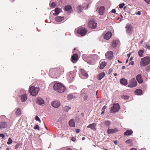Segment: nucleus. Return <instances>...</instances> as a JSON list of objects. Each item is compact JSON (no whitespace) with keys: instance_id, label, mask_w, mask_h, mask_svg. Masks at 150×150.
Returning a JSON list of instances; mask_svg holds the SVG:
<instances>
[{"instance_id":"obj_47","label":"nucleus","mask_w":150,"mask_h":150,"mask_svg":"<svg viewBox=\"0 0 150 150\" xmlns=\"http://www.w3.org/2000/svg\"><path fill=\"white\" fill-rule=\"evenodd\" d=\"M88 98V96L86 94H85V95L83 97V98L84 100H87Z\"/></svg>"},{"instance_id":"obj_19","label":"nucleus","mask_w":150,"mask_h":150,"mask_svg":"<svg viewBox=\"0 0 150 150\" xmlns=\"http://www.w3.org/2000/svg\"><path fill=\"white\" fill-rule=\"evenodd\" d=\"M96 125L95 123H93L89 125L88 126H87V127L90 128L93 131H95L96 130L95 127Z\"/></svg>"},{"instance_id":"obj_11","label":"nucleus","mask_w":150,"mask_h":150,"mask_svg":"<svg viewBox=\"0 0 150 150\" xmlns=\"http://www.w3.org/2000/svg\"><path fill=\"white\" fill-rule=\"evenodd\" d=\"M51 105L54 108H58L60 106V103L59 101L55 100L52 102Z\"/></svg>"},{"instance_id":"obj_37","label":"nucleus","mask_w":150,"mask_h":150,"mask_svg":"<svg viewBox=\"0 0 150 150\" xmlns=\"http://www.w3.org/2000/svg\"><path fill=\"white\" fill-rule=\"evenodd\" d=\"M144 52V51L142 50H141L138 52V54L139 56L142 57L143 56V54Z\"/></svg>"},{"instance_id":"obj_23","label":"nucleus","mask_w":150,"mask_h":150,"mask_svg":"<svg viewBox=\"0 0 150 150\" xmlns=\"http://www.w3.org/2000/svg\"><path fill=\"white\" fill-rule=\"evenodd\" d=\"M55 19L57 22H60L64 19V16H58L55 18Z\"/></svg>"},{"instance_id":"obj_32","label":"nucleus","mask_w":150,"mask_h":150,"mask_svg":"<svg viewBox=\"0 0 150 150\" xmlns=\"http://www.w3.org/2000/svg\"><path fill=\"white\" fill-rule=\"evenodd\" d=\"M106 65V63H105V62H102L100 64L99 68L100 69H103L105 66Z\"/></svg>"},{"instance_id":"obj_42","label":"nucleus","mask_w":150,"mask_h":150,"mask_svg":"<svg viewBox=\"0 0 150 150\" xmlns=\"http://www.w3.org/2000/svg\"><path fill=\"white\" fill-rule=\"evenodd\" d=\"M35 119L36 121H38L40 122H41V120L38 116H36L35 117Z\"/></svg>"},{"instance_id":"obj_46","label":"nucleus","mask_w":150,"mask_h":150,"mask_svg":"<svg viewBox=\"0 0 150 150\" xmlns=\"http://www.w3.org/2000/svg\"><path fill=\"white\" fill-rule=\"evenodd\" d=\"M132 141V140L131 139H128L127 140H126L125 142V143H130Z\"/></svg>"},{"instance_id":"obj_15","label":"nucleus","mask_w":150,"mask_h":150,"mask_svg":"<svg viewBox=\"0 0 150 150\" xmlns=\"http://www.w3.org/2000/svg\"><path fill=\"white\" fill-rule=\"evenodd\" d=\"M112 36V33L108 31L104 35V37L105 39L108 40H109Z\"/></svg>"},{"instance_id":"obj_50","label":"nucleus","mask_w":150,"mask_h":150,"mask_svg":"<svg viewBox=\"0 0 150 150\" xmlns=\"http://www.w3.org/2000/svg\"><path fill=\"white\" fill-rule=\"evenodd\" d=\"M0 137H1L2 138H4L5 137V135L4 134L1 133L0 134Z\"/></svg>"},{"instance_id":"obj_49","label":"nucleus","mask_w":150,"mask_h":150,"mask_svg":"<svg viewBox=\"0 0 150 150\" xmlns=\"http://www.w3.org/2000/svg\"><path fill=\"white\" fill-rule=\"evenodd\" d=\"M106 108V106L105 105L104 106L102 109V111H105V109Z\"/></svg>"},{"instance_id":"obj_21","label":"nucleus","mask_w":150,"mask_h":150,"mask_svg":"<svg viewBox=\"0 0 150 150\" xmlns=\"http://www.w3.org/2000/svg\"><path fill=\"white\" fill-rule=\"evenodd\" d=\"M105 74L104 72H103L100 73L97 77V79L99 80H100L103 78L105 76Z\"/></svg>"},{"instance_id":"obj_56","label":"nucleus","mask_w":150,"mask_h":150,"mask_svg":"<svg viewBox=\"0 0 150 150\" xmlns=\"http://www.w3.org/2000/svg\"><path fill=\"white\" fill-rule=\"evenodd\" d=\"M146 46V47L147 49H150V46L147 45V44H146V45H145V46Z\"/></svg>"},{"instance_id":"obj_25","label":"nucleus","mask_w":150,"mask_h":150,"mask_svg":"<svg viewBox=\"0 0 150 150\" xmlns=\"http://www.w3.org/2000/svg\"><path fill=\"white\" fill-rule=\"evenodd\" d=\"M133 132L132 130H127L124 132V135L128 136L132 134Z\"/></svg>"},{"instance_id":"obj_5","label":"nucleus","mask_w":150,"mask_h":150,"mask_svg":"<svg viewBox=\"0 0 150 150\" xmlns=\"http://www.w3.org/2000/svg\"><path fill=\"white\" fill-rule=\"evenodd\" d=\"M120 109V107L118 103H115L113 106L111 107L110 112L112 113H115L118 112Z\"/></svg>"},{"instance_id":"obj_53","label":"nucleus","mask_w":150,"mask_h":150,"mask_svg":"<svg viewBox=\"0 0 150 150\" xmlns=\"http://www.w3.org/2000/svg\"><path fill=\"white\" fill-rule=\"evenodd\" d=\"M141 14V12L140 11H138V12L136 13V14L138 15H140Z\"/></svg>"},{"instance_id":"obj_9","label":"nucleus","mask_w":150,"mask_h":150,"mask_svg":"<svg viewBox=\"0 0 150 150\" xmlns=\"http://www.w3.org/2000/svg\"><path fill=\"white\" fill-rule=\"evenodd\" d=\"M137 84V83L135 79L134 78L131 80L128 86L129 87L132 88L136 86Z\"/></svg>"},{"instance_id":"obj_64","label":"nucleus","mask_w":150,"mask_h":150,"mask_svg":"<svg viewBox=\"0 0 150 150\" xmlns=\"http://www.w3.org/2000/svg\"><path fill=\"white\" fill-rule=\"evenodd\" d=\"M67 150H72V149L70 148H68Z\"/></svg>"},{"instance_id":"obj_62","label":"nucleus","mask_w":150,"mask_h":150,"mask_svg":"<svg viewBox=\"0 0 150 150\" xmlns=\"http://www.w3.org/2000/svg\"><path fill=\"white\" fill-rule=\"evenodd\" d=\"M131 54V53L130 52H129V54H127V56L128 57H130Z\"/></svg>"},{"instance_id":"obj_51","label":"nucleus","mask_w":150,"mask_h":150,"mask_svg":"<svg viewBox=\"0 0 150 150\" xmlns=\"http://www.w3.org/2000/svg\"><path fill=\"white\" fill-rule=\"evenodd\" d=\"M146 3L148 4H149L150 0H144Z\"/></svg>"},{"instance_id":"obj_54","label":"nucleus","mask_w":150,"mask_h":150,"mask_svg":"<svg viewBox=\"0 0 150 150\" xmlns=\"http://www.w3.org/2000/svg\"><path fill=\"white\" fill-rule=\"evenodd\" d=\"M111 12L112 13H115L116 12V10L114 9H112L111 11Z\"/></svg>"},{"instance_id":"obj_55","label":"nucleus","mask_w":150,"mask_h":150,"mask_svg":"<svg viewBox=\"0 0 150 150\" xmlns=\"http://www.w3.org/2000/svg\"><path fill=\"white\" fill-rule=\"evenodd\" d=\"M150 69V67L149 66H148L146 68V70L147 71H149Z\"/></svg>"},{"instance_id":"obj_63","label":"nucleus","mask_w":150,"mask_h":150,"mask_svg":"<svg viewBox=\"0 0 150 150\" xmlns=\"http://www.w3.org/2000/svg\"><path fill=\"white\" fill-rule=\"evenodd\" d=\"M122 69H125V66H122Z\"/></svg>"},{"instance_id":"obj_17","label":"nucleus","mask_w":150,"mask_h":150,"mask_svg":"<svg viewBox=\"0 0 150 150\" xmlns=\"http://www.w3.org/2000/svg\"><path fill=\"white\" fill-rule=\"evenodd\" d=\"M36 103L39 105H42L44 103V101L42 98L40 97H38L37 98Z\"/></svg>"},{"instance_id":"obj_31","label":"nucleus","mask_w":150,"mask_h":150,"mask_svg":"<svg viewBox=\"0 0 150 150\" xmlns=\"http://www.w3.org/2000/svg\"><path fill=\"white\" fill-rule=\"evenodd\" d=\"M15 113L17 116H19L21 113V109L20 108H17L15 112Z\"/></svg>"},{"instance_id":"obj_27","label":"nucleus","mask_w":150,"mask_h":150,"mask_svg":"<svg viewBox=\"0 0 150 150\" xmlns=\"http://www.w3.org/2000/svg\"><path fill=\"white\" fill-rule=\"evenodd\" d=\"M61 9L59 8H56L55 9V13H54V15H58L60 12Z\"/></svg>"},{"instance_id":"obj_14","label":"nucleus","mask_w":150,"mask_h":150,"mask_svg":"<svg viewBox=\"0 0 150 150\" xmlns=\"http://www.w3.org/2000/svg\"><path fill=\"white\" fill-rule=\"evenodd\" d=\"M78 60V55L76 54H74L71 57V61L73 63H76Z\"/></svg>"},{"instance_id":"obj_8","label":"nucleus","mask_w":150,"mask_h":150,"mask_svg":"<svg viewBox=\"0 0 150 150\" xmlns=\"http://www.w3.org/2000/svg\"><path fill=\"white\" fill-rule=\"evenodd\" d=\"M97 27V24L93 20L90 21L88 23V27L92 29L96 28Z\"/></svg>"},{"instance_id":"obj_29","label":"nucleus","mask_w":150,"mask_h":150,"mask_svg":"<svg viewBox=\"0 0 150 150\" xmlns=\"http://www.w3.org/2000/svg\"><path fill=\"white\" fill-rule=\"evenodd\" d=\"M81 72L83 76H84L86 77L88 76V74L85 71L84 69H81Z\"/></svg>"},{"instance_id":"obj_41","label":"nucleus","mask_w":150,"mask_h":150,"mask_svg":"<svg viewBox=\"0 0 150 150\" xmlns=\"http://www.w3.org/2000/svg\"><path fill=\"white\" fill-rule=\"evenodd\" d=\"M64 110L66 112H68V111L70 110L71 109V108L68 106H66L64 108Z\"/></svg>"},{"instance_id":"obj_24","label":"nucleus","mask_w":150,"mask_h":150,"mask_svg":"<svg viewBox=\"0 0 150 150\" xmlns=\"http://www.w3.org/2000/svg\"><path fill=\"white\" fill-rule=\"evenodd\" d=\"M69 125L71 127H75V123L74 122V119H71L70 120L69 122Z\"/></svg>"},{"instance_id":"obj_48","label":"nucleus","mask_w":150,"mask_h":150,"mask_svg":"<svg viewBox=\"0 0 150 150\" xmlns=\"http://www.w3.org/2000/svg\"><path fill=\"white\" fill-rule=\"evenodd\" d=\"M19 146L20 144H16L15 146V149H17L19 147Z\"/></svg>"},{"instance_id":"obj_16","label":"nucleus","mask_w":150,"mask_h":150,"mask_svg":"<svg viewBox=\"0 0 150 150\" xmlns=\"http://www.w3.org/2000/svg\"><path fill=\"white\" fill-rule=\"evenodd\" d=\"M136 79L138 83H142L143 82V80L142 78V75L139 74L137 75L136 77Z\"/></svg>"},{"instance_id":"obj_60","label":"nucleus","mask_w":150,"mask_h":150,"mask_svg":"<svg viewBox=\"0 0 150 150\" xmlns=\"http://www.w3.org/2000/svg\"><path fill=\"white\" fill-rule=\"evenodd\" d=\"M129 150H137L136 149L134 148H132L131 149Z\"/></svg>"},{"instance_id":"obj_43","label":"nucleus","mask_w":150,"mask_h":150,"mask_svg":"<svg viewBox=\"0 0 150 150\" xmlns=\"http://www.w3.org/2000/svg\"><path fill=\"white\" fill-rule=\"evenodd\" d=\"M56 6V4L54 2H53L50 5V6L51 7H54Z\"/></svg>"},{"instance_id":"obj_34","label":"nucleus","mask_w":150,"mask_h":150,"mask_svg":"<svg viewBox=\"0 0 150 150\" xmlns=\"http://www.w3.org/2000/svg\"><path fill=\"white\" fill-rule=\"evenodd\" d=\"M83 7L81 5H79L77 7V10L79 12H81L83 10Z\"/></svg>"},{"instance_id":"obj_36","label":"nucleus","mask_w":150,"mask_h":150,"mask_svg":"<svg viewBox=\"0 0 150 150\" xmlns=\"http://www.w3.org/2000/svg\"><path fill=\"white\" fill-rule=\"evenodd\" d=\"M117 42L115 40H113L112 42V46L113 48H115L117 45Z\"/></svg>"},{"instance_id":"obj_38","label":"nucleus","mask_w":150,"mask_h":150,"mask_svg":"<svg viewBox=\"0 0 150 150\" xmlns=\"http://www.w3.org/2000/svg\"><path fill=\"white\" fill-rule=\"evenodd\" d=\"M74 97L71 94L67 96V99L69 100H71Z\"/></svg>"},{"instance_id":"obj_61","label":"nucleus","mask_w":150,"mask_h":150,"mask_svg":"<svg viewBox=\"0 0 150 150\" xmlns=\"http://www.w3.org/2000/svg\"><path fill=\"white\" fill-rule=\"evenodd\" d=\"M134 64V62L133 61H132L131 62L130 64L131 65H133Z\"/></svg>"},{"instance_id":"obj_57","label":"nucleus","mask_w":150,"mask_h":150,"mask_svg":"<svg viewBox=\"0 0 150 150\" xmlns=\"http://www.w3.org/2000/svg\"><path fill=\"white\" fill-rule=\"evenodd\" d=\"M76 138L74 137H73L72 138H71V140L73 141H75V140H76Z\"/></svg>"},{"instance_id":"obj_30","label":"nucleus","mask_w":150,"mask_h":150,"mask_svg":"<svg viewBox=\"0 0 150 150\" xmlns=\"http://www.w3.org/2000/svg\"><path fill=\"white\" fill-rule=\"evenodd\" d=\"M72 9V8L70 5L66 6L64 7V10L66 11H69Z\"/></svg>"},{"instance_id":"obj_26","label":"nucleus","mask_w":150,"mask_h":150,"mask_svg":"<svg viewBox=\"0 0 150 150\" xmlns=\"http://www.w3.org/2000/svg\"><path fill=\"white\" fill-rule=\"evenodd\" d=\"M135 92L136 94L138 95H141L142 93V91L140 89H136Z\"/></svg>"},{"instance_id":"obj_33","label":"nucleus","mask_w":150,"mask_h":150,"mask_svg":"<svg viewBox=\"0 0 150 150\" xmlns=\"http://www.w3.org/2000/svg\"><path fill=\"white\" fill-rule=\"evenodd\" d=\"M82 58L84 60H85L87 62V61L88 59L89 58V57H88V56H87L86 54H84L82 55Z\"/></svg>"},{"instance_id":"obj_6","label":"nucleus","mask_w":150,"mask_h":150,"mask_svg":"<svg viewBox=\"0 0 150 150\" xmlns=\"http://www.w3.org/2000/svg\"><path fill=\"white\" fill-rule=\"evenodd\" d=\"M77 33L81 36H83L87 32V30L86 28L83 27H79L77 30Z\"/></svg>"},{"instance_id":"obj_39","label":"nucleus","mask_w":150,"mask_h":150,"mask_svg":"<svg viewBox=\"0 0 150 150\" xmlns=\"http://www.w3.org/2000/svg\"><path fill=\"white\" fill-rule=\"evenodd\" d=\"M122 98L124 99L128 100L129 99V97L126 95H123L122 96Z\"/></svg>"},{"instance_id":"obj_44","label":"nucleus","mask_w":150,"mask_h":150,"mask_svg":"<svg viewBox=\"0 0 150 150\" xmlns=\"http://www.w3.org/2000/svg\"><path fill=\"white\" fill-rule=\"evenodd\" d=\"M125 4L123 3L120 4L119 5V8H122L125 6Z\"/></svg>"},{"instance_id":"obj_59","label":"nucleus","mask_w":150,"mask_h":150,"mask_svg":"<svg viewBox=\"0 0 150 150\" xmlns=\"http://www.w3.org/2000/svg\"><path fill=\"white\" fill-rule=\"evenodd\" d=\"M113 142L115 144H116L117 142L116 140H115Z\"/></svg>"},{"instance_id":"obj_22","label":"nucleus","mask_w":150,"mask_h":150,"mask_svg":"<svg viewBox=\"0 0 150 150\" xmlns=\"http://www.w3.org/2000/svg\"><path fill=\"white\" fill-rule=\"evenodd\" d=\"M120 83L123 85H126L127 84V81L125 79L123 78L120 79Z\"/></svg>"},{"instance_id":"obj_28","label":"nucleus","mask_w":150,"mask_h":150,"mask_svg":"<svg viewBox=\"0 0 150 150\" xmlns=\"http://www.w3.org/2000/svg\"><path fill=\"white\" fill-rule=\"evenodd\" d=\"M105 9L104 6H101L98 10V12L100 14L102 15L103 14V11Z\"/></svg>"},{"instance_id":"obj_18","label":"nucleus","mask_w":150,"mask_h":150,"mask_svg":"<svg viewBox=\"0 0 150 150\" xmlns=\"http://www.w3.org/2000/svg\"><path fill=\"white\" fill-rule=\"evenodd\" d=\"M7 125V123L3 121L0 122V129L6 128Z\"/></svg>"},{"instance_id":"obj_52","label":"nucleus","mask_w":150,"mask_h":150,"mask_svg":"<svg viewBox=\"0 0 150 150\" xmlns=\"http://www.w3.org/2000/svg\"><path fill=\"white\" fill-rule=\"evenodd\" d=\"M76 133H78L80 132V130L79 129H76Z\"/></svg>"},{"instance_id":"obj_58","label":"nucleus","mask_w":150,"mask_h":150,"mask_svg":"<svg viewBox=\"0 0 150 150\" xmlns=\"http://www.w3.org/2000/svg\"><path fill=\"white\" fill-rule=\"evenodd\" d=\"M112 71V69H110L109 70L108 72V74H110L111 72Z\"/></svg>"},{"instance_id":"obj_45","label":"nucleus","mask_w":150,"mask_h":150,"mask_svg":"<svg viewBox=\"0 0 150 150\" xmlns=\"http://www.w3.org/2000/svg\"><path fill=\"white\" fill-rule=\"evenodd\" d=\"M34 129H38L39 130L40 129V127L38 125H37L35 126Z\"/></svg>"},{"instance_id":"obj_10","label":"nucleus","mask_w":150,"mask_h":150,"mask_svg":"<svg viewBox=\"0 0 150 150\" xmlns=\"http://www.w3.org/2000/svg\"><path fill=\"white\" fill-rule=\"evenodd\" d=\"M125 28H126V32L128 35H131L132 33V26L130 24H127L126 25Z\"/></svg>"},{"instance_id":"obj_12","label":"nucleus","mask_w":150,"mask_h":150,"mask_svg":"<svg viewBox=\"0 0 150 150\" xmlns=\"http://www.w3.org/2000/svg\"><path fill=\"white\" fill-rule=\"evenodd\" d=\"M106 58L108 59H111L113 57V53L112 51L108 52L105 54Z\"/></svg>"},{"instance_id":"obj_1","label":"nucleus","mask_w":150,"mask_h":150,"mask_svg":"<svg viewBox=\"0 0 150 150\" xmlns=\"http://www.w3.org/2000/svg\"><path fill=\"white\" fill-rule=\"evenodd\" d=\"M64 71V68L62 67H59V68L51 69L50 71L49 75L53 78H57V77L62 74Z\"/></svg>"},{"instance_id":"obj_13","label":"nucleus","mask_w":150,"mask_h":150,"mask_svg":"<svg viewBox=\"0 0 150 150\" xmlns=\"http://www.w3.org/2000/svg\"><path fill=\"white\" fill-rule=\"evenodd\" d=\"M118 131L117 128L110 129L108 128L107 130V133L109 134H114Z\"/></svg>"},{"instance_id":"obj_2","label":"nucleus","mask_w":150,"mask_h":150,"mask_svg":"<svg viewBox=\"0 0 150 150\" xmlns=\"http://www.w3.org/2000/svg\"><path fill=\"white\" fill-rule=\"evenodd\" d=\"M54 89L57 91L58 92L62 93L65 90L64 86L62 84L59 83H56L54 85Z\"/></svg>"},{"instance_id":"obj_7","label":"nucleus","mask_w":150,"mask_h":150,"mask_svg":"<svg viewBox=\"0 0 150 150\" xmlns=\"http://www.w3.org/2000/svg\"><path fill=\"white\" fill-rule=\"evenodd\" d=\"M89 58L87 61V63L90 64H93V62L95 61L97 58L98 56L96 54H91L88 55Z\"/></svg>"},{"instance_id":"obj_4","label":"nucleus","mask_w":150,"mask_h":150,"mask_svg":"<svg viewBox=\"0 0 150 150\" xmlns=\"http://www.w3.org/2000/svg\"><path fill=\"white\" fill-rule=\"evenodd\" d=\"M150 63V58L146 57L141 59L140 64L141 66L144 67L148 65Z\"/></svg>"},{"instance_id":"obj_20","label":"nucleus","mask_w":150,"mask_h":150,"mask_svg":"<svg viewBox=\"0 0 150 150\" xmlns=\"http://www.w3.org/2000/svg\"><path fill=\"white\" fill-rule=\"evenodd\" d=\"M21 99L22 102H24L27 99V95L26 94L22 95L21 97Z\"/></svg>"},{"instance_id":"obj_40","label":"nucleus","mask_w":150,"mask_h":150,"mask_svg":"<svg viewBox=\"0 0 150 150\" xmlns=\"http://www.w3.org/2000/svg\"><path fill=\"white\" fill-rule=\"evenodd\" d=\"M8 141L7 142V143L8 144H11L13 142L12 140V139L10 138H9L8 139Z\"/></svg>"},{"instance_id":"obj_3","label":"nucleus","mask_w":150,"mask_h":150,"mask_svg":"<svg viewBox=\"0 0 150 150\" xmlns=\"http://www.w3.org/2000/svg\"><path fill=\"white\" fill-rule=\"evenodd\" d=\"M39 90L38 87H35L32 86L29 88V91L31 95L33 96H36L38 94Z\"/></svg>"},{"instance_id":"obj_35","label":"nucleus","mask_w":150,"mask_h":150,"mask_svg":"<svg viewBox=\"0 0 150 150\" xmlns=\"http://www.w3.org/2000/svg\"><path fill=\"white\" fill-rule=\"evenodd\" d=\"M103 124L104 125L107 126H109L111 124V122L108 120H105L104 121Z\"/></svg>"}]
</instances>
